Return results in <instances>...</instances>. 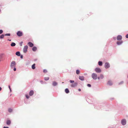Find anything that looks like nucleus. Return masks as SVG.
<instances>
[{
	"instance_id": "obj_1",
	"label": "nucleus",
	"mask_w": 128,
	"mask_h": 128,
	"mask_svg": "<svg viewBox=\"0 0 128 128\" xmlns=\"http://www.w3.org/2000/svg\"><path fill=\"white\" fill-rule=\"evenodd\" d=\"M16 65V62L14 61H12L10 64V66L12 68H13L14 67H15Z\"/></svg>"
},
{
	"instance_id": "obj_2",
	"label": "nucleus",
	"mask_w": 128,
	"mask_h": 128,
	"mask_svg": "<svg viewBox=\"0 0 128 128\" xmlns=\"http://www.w3.org/2000/svg\"><path fill=\"white\" fill-rule=\"evenodd\" d=\"M92 77L94 80H96L98 78L97 74L95 73H93L92 74Z\"/></svg>"
},
{
	"instance_id": "obj_3",
	"label": "nucleus",
	"mask_w": 128,
	"mask_h": 128,
	"mask_svg": "<svg viewBox=\"0 0 128 128\" xmlns=\"http://www.w3.org/2000/svg\"><path fill=\"white\" fill-rule=\"evenodd\" d=\"M16 34L18 36H22L23 35L22 32L20 31H18L16 33Z\"/></svg>"
},
{
	"instance_id": "obj_4",
	"label": "nucleus",
	"mask_w": 128,
	"mask_h": 128,
	"mask_svg": "<svg viewBox=\"0 0 128 128\" xmlns=\"http://www.w3.org/2000/svg\"><path fill=\"white\" fill-rule=\"evenodd\" d=\"M28 49V46H25L23 48V52L24 53H26Z\"/></svg>"
},
{
	"instance_id": "obj_5",
	"label": "nucleus",
	"mask_w": 128,
	"mask_h": 128,
	"mask_svg": "<svg viewBox=\"0 0 128 128\" xmlns=\"http://www.w3.org/2000/svg\"><path fill=\"white\" fill-rule=\"evenodd\" d=\"M95 71L97 73H100L101 72V70L100 68H95Z\"/></svg>"
},
{
	"instance_id": "obj_6",
	"label": "nucleus",
	"mask_w": 128,
	"mask_h": 128,
	"mask_svg": "<svg viewBox=\"0 0 128 128\" xmlns=\"http://www.w3.org/2000/svg\"><path fill=\"white\" fill-rule=\"evenodd\" d=\"M105 67L106 68H108L110 67V64L108 62H106L105 64Z\"/></svg>"
},
{
	"instance_id": "obj_7",
	"label": "nucleus",
	"mask_w": 128,
	"mask_h": 128,
	"mask_svg": "<svg viewBox=\"0 0 128 128\" xmlns=\"http://www.w3.org/2000/svg\"><path fill=\"white\" fill-rule=\"evenodd\" d=\"M4 55V54L3 53L0 54V62L2 60Z\"/></svg>"
},
{
	"instance_id": "obj_8",
	"label": "nucleus",
	"mask_w": 128,
	"mask_h": 128,
	"mask_svg": "<svg viewBox=\"0 0 128 128\" xmlns=\"http://www.w3.org/2000/svg\"><path fill=\"white\" fill-rule=\"evenodd\" d=\"M126 120L125 119H124L122 120V124L123 125H125L126 124Z\"/></svg>"
},
{
	"instance_id": "obj_9",
	"label": "nucleus",
	"mask_w": 128,
	"mask_h": 128,
	"mask_svg": "<svg viewBox=\"0 0 128 128\" xmlns=\"http://www.w3.org/2000/svg\"><path fill=\"white\" fill-rule=\"evenodd\" d=\"M107 84L111 86L112 84L113 83L111 80H109Z\"/></svg>"
},
{
	"instance_id": "obj_10",
	"label": "nucleus",
	"mask_w": 128,
	"mask_h": 128,
	"mask_svg": "<svg viewBox=\"0 0 128 128\" xmlns=\"http://www.w3.org/2000/svg\"><path fill=\"white\" fill-rule=\"evenodd\" d=\"M122 38V36L120 35H119L117 37V39L118 40H121Z\"/></svg>"
},
{
	"instance_id": "obj_11",
	"label": "nucleus",
	"mask_w": 128,
	"mask_h": 128,
	"mask_svg": "<svg viewBox=\"0 0 128 128\" xmlns=\"http://www.w3.org/2000/svg\"><path fill=\"white\" fill-rule=\"evenodd\" d=\"M104 78V75L101 74L100 75V76L98 77V80H99L100 79H103Z\"/></svg>"
},
{
	"instance_id": "obj_12",
	"label": "nucleus",
	"mask_w": 128,
	"mask_h": 128,
	"mask_svg": "<svg viewBox=\"0 0 128 128\" xmlns=\"http://www.w3.org/2000/svg\"><path fill=\"white\" fill-rule=\"evenodd\" d=\"M77 84V83L76 82H74V84L71 85V86L72 87H74L76 86Z\"/></svg>"
},
{
	"instance_id": "obj_13",
	"label": "nucleus",
	"mask_w": 128,
	"mask_h": 128,
	"mask_svg": "<svg viewBox=\"0 0 128 128\" xmlns=\"http://www.w3.org/2000/svg\"><path fill=\"white\" fill-rule=\"evenodd\" d=\"M28 44L30 47H32L34 46V44L31 42H28Z\"/></svg>"
},
{
	"instance_id": "obj_14",
	"label": "nucleus",
	"mask_w": 128,
	"mask_h": 128,
	"mask_svg": "<svg viewBox=\"0 0 128 128\" xmlns=\"http://www.w3.org/2000/svg\"><path fill=\"white\" fill-rule=\"evenodd\" d=\"M79 79L81 80H84V77L83 76H79Z\"/></svg>"
},
{
	"instance_id": "obj_15",
	"label": "nucleus",
	"mask_w": 128,
	"mask_h": 128,
	"mask_svg": "<svg viewBox=\"0 0 128 128\" xmlns=\"http://www.w3.org/2000/svg\"><path fill=\"white\" fill-rule=\"evenodd\" d=\"M34 93V91L32 90L30 91V92H29V94L30 96H32Z\"/></svg>"
},
{
	"instance_id": "obj_16",
	"label": "nucleus",
	"mask_w": 128,
	"mask_h": 128,
	"mask_svg": "<svg viewBox=\"0 0 128 128\" xmlns=\"http://www.w3.org/2000/svg\"><path fill=\"white\" fill-rule=\"evenodd\" d=\"M122 42V41H120L117 42V44L118 45H120L121 44Z\"/></svg>"
},
{
	"instance_id": "obj_17",
	"label": "nucleus",
	"mask_w": 128,
	"mask_h": 128,
	"mask_svg": "<svg viewBox=\"0 0 128 128\" xmlns=\"http://www.w3.org/2000/svg\"><path fill=\"white\" fill-rule=\"evenodd\" d=\"M11 123L10 120H8L6 122V124L8 125H10Z\"/></svg>"
},
{
	"instance_id": "obj_18",
	"label": "nucleus",
	"mask_w": 128,
	"mask_h": 128,
	"mask_svg": "<svg viewBox=\"0 0 128 128\" xmlns=\"http://www.w3.org/2000/svg\"><path fill=\"white\" fill-rule=\"evenodd\" d=\"M16 55L19 56H20V52H16Z\"/></svg>"
},
{
	"instance_id": "obj_19",
	"label": "nucleus",
	"mask_w": 128,
	"mask_h": 128,
	"mask_svg": "<svg viewBox=\"0 0 128 128\" xmlns=\"http://www.w3.org/2000/svg\"><path fill=\"white\" fill-rule=\"evenodd\" d=\"M35 64H34L32 66V68L33 69H34L35 68Z\"/></svg>"
},
{
	"instance_id": "obj_20",
	"label": "nucleus",
	"mask_w": 128,
	"mask_h": 128,
	"mask_svg": "<svg viewBox=\"0 0 128 128\" xmlns=\"http://www.w3.org/2000/svg\"><path fill=\"white\" fill-rule=\"evenodd\" d=\"M37 48L36 47H34L32 48V50L34 51H35L36 50Z\"/></svg>"
},
{
	"instance_id": "obj_21",
	"label": "nucleus",
	"mask_w": 128,
	"mask_h": 128,
	"mask_svg": "<svg viewBox=\"0 0 128 128\" xmlns=\"http://www.w3.org/2000/svg\"><path fill=\"white\" fill-rule=\"evenodd\" d=\"M57 84V83L55 82H54L52 83V85L54 86H55Z\"/></svg>"
},
{
	"instance_id": "obj_22",
	"label": "nucleus",
	"mask_w": 128,
	"mask_h": 128,
	"mask_svg": "<svg viewBox=\"0 0 128 128\" xmlns=\"http://www.w3.org/2000/svg\"><path fill=\"white\" fill-rule=\"evenodd\" d=\"M98 64L100 66H102V62L99 61L98 62Z\"/></svg>"
},
{
	"instance_id": "obj_23",
	"label": "nucleus",
	"mask_w": 128,
	"mask_h": 128,
	"mask_svg": "<svg viewBox=\"0 0 128 128\" xmlns=\"http://www.w3.org/2000/svg\"><path fill=\"white\" fill-rule=\"evenodd\" d=\"M16 44L14 42H12L11 44V46H15Z\"/></svg>"
},
{
	"instance_id": "obj_24",
	"label": "nucleus",
	"mask_w": 128,
	"mask_h": 128,
	"mask_svg": "<svg viewBox=\"0 0 128 128\" xmlns=\"http://www.w3.org/2000/svg\"><path fill=\"white\" fill-rule=\"evenodd\" d=\"M65 92L66 93H68L69 92V91L68 90V88H66L65 90Z\"/></svg>"
},
{
	"instance_id": "obj_25",
	"label": "nucleus",
	"mask_w": 128,
	"mask_h": 128,
	"mask_svg": "<svg viewBox=\"0 0 128 128\" xmlns=\"http://www.w3.org/2000/svg\"><path fill=\"white\" fill-rule=\"evenodd\" d=\"M4 35L3 34H2L0 36V38L2 39L4 38Z\"/></svg>"
},
{
	"instance_id": "obj_26",
	"label": "nucleus",
	"mask_w": 128,
	"mask_h": 128,
	"mask_svg": "<svg viewBox=\"0 0 128 128\" xmlns=\"http://www.w3.org/2000/svg\"><path fill=\"white\" fill-rule=\"evenodd\" d=\"M76 73L78 74H79L80 73V70H77L76 71Z\"/></svg>"
},
{
	"instance_id": "obj_27",
	"label": "nucleus",
	"mask_w": 128,
	"mask_h": 128,
	"mask_svg": "<svg viewBox=\"0 0 128 128\" xmlns=\"http://www.w3.org/2000/svg\"><path fill=\"white\" fill-rule=\"evenodd\" d=\"M49 79V77H45L44 78V79L45 80H48Z\"/></svg>"
},
{
	"instance_id": "obj_28",
	"label": "nucleus",
	"mask_w": 128,
	"mask_h": 128,
	"mask_svg": "<svg viewBox=\"0 0 128 128\" xmlns=\"http://www.w3.org/2000/svg\"><path fill=\"white\" fill-rule=\"evenodd\" d=\"M12 109L11 108H9L8 109V111L9 112H12Z\"/></svg>"
},
{
	"instance_id": "obj_29",
	"label": "nucleus",
	"mask_w": 128,
	"mask_h": 128,
	"mask_svg": "<svg viewBox=\"0 0 128 128\" xmlns=\"http://www.w3.org/2000/svg\"><path fill=\"white\" fill-rule=\"evenodd\" d=\"M4 35L5 36H10V34H5Z\"/></svg>"
},
{
	"instance_id": "obj_30",
	"label": "nucleus",
	"mask_w": 128,
	"mask_h": 128,
	"mask_svg": "<svg viewBox=\"0 0 128 128\" xmlns=\"http://www.w3.org/2000/svg\"><path fill=\"white\" fill-rule=\"evenodd\" d=\"M26 98L27 99H28L30 97V96L28 95H26Z\"/></svg>"
},
{
	"instance_id": "obj_31",
	"label": "nucleus",
	"mask_w": 128,
	"mask_h": 128,
	"mask_svg": "<svg viewBox=\"0 0 128 128\" xmlns=\"http://www.w3.org/2000/svg\"><path fill=\"white\" fill-rule=\"evenodd\" d=\"M3 32V31L2 30H0V34H2Z\"/></svg>"
},
{
	"instance_id": "obj_32",
	"label": "nucleus",
	"mask_w": 128,
	"mask_h": 128,
	"mask_svg": "<svg viewBox=\"0 0 128 128\" xmlns=\"http://www.w3.org/2000/svg\"><path fill=\"white\" fill-rule=\"evenodd\" d=\"M70 82L71 83H73L74 82V80H70Z\"/></svg>"
},
{
	"instance_id": "obj_33",
	"label": "nucleus",
	"mask_w": 128,
	"mask_h": 128,
	"mask_svg": "<svg viewBox=\"0 0 128 128\" xmlns=\"http://www.w3.org/2000/svg\"><path fill=\"white\" fill-rule=\"evenodd\" d=\"M47 71L46 70H43V72H44L46 73L47 72Z\"/></svg>"
},
{
	"instance_id": "obj_34",
	"label": "nucleus",
	"mask_w": 128,
	"mask_h": 128,
	"mask_svg": "<svg viewBox=\"0 0 128 128\" xmlns=\"http://www.w3.org/2000/svg\"><path fill=\"white\" fill-rule=\"evenodd\" d=\"M87 86L89 87H90L91 86V85L90 84H87Z\"/></svg>"
},
{
	"instance_id": "obj_35",
	"label": "nucleus",
	"mask_w": 128,
	"mask_h": 128,
	"mask_svg": "<svg viewBox=\"0 0 128 128\" xmlns=\"http://www.w3.org/2000/svg\"><path fill=\"white\" fill-rule=\"evenodd\" d=\"M14 71H16V68H15V67H14Z\"/></svg>"
},
{
	"instance_id": "obj_36",
	"label": "nucleus",
	"mask_w": 128,
	"mask_h": 128,
	"mask_svg": "<svg viewBox=\"0 0 128 128\" xmlns=\"http://www.w3.org/2000/svg\"><path fill=\"white\" fill-rule=\"evenodd\" d=\"M126 38H128V34H127L126 36Z\"/></svg>"
},
{
	"instance_id": "obj_37",
	"label": "nucleus",
	"mask_w": 128,
	"mask_h": 128,
	"mask_svg": "<svg viewBox=\"0 0 128 128\" xmlns=\"http://www.w3.org/2000/svg\"><path fill=\"white\" fill-rule=\"evenodd\" d=\"M8 87H9V88L10 89V86H8Z\"/></svg>"
},
{
	"instance_id": "obj_38",
	"label": "nucleus",
	"mask_w": 128,
	"mask_h": 128,
	"mask_svg": "<svg viewBox=\"0 0 128 128\" xmlns=\"http://www.w3.org/2000/svg\"><path fill=\"white\" fill-rule=\"evenodd\" d=\"M4 128H9L8 127H6L5 126H4Z\"/></svg>"
},
{
	"instance_id": "obj_39",
	"label": "nucleus",
	"mask_w": 128,
	"mask_h": 128,
	"mask_svg": "<svg viewBox=\"0 0 128 128\" xmlns=\"http://www.w3.org/2000/svg\"><path fill=\"white\" fill-rule=\"evenodd\" d=\"M81 90L80 89H78V90L79 91H81Z\"/></svg>"
},
{
	"instance_id": "obj_40",
	"label": "nucleus",
	"mask_w": 128,
	"mask_h": 128,
	"mask_svg": "<svg viewBox=\"0 0 128 128\" xmlns=\"http://www.w3.org/2000/svg\"><path fill=\"white\" fill-rule=\"evenodd\" d=\"M22 57H23V56H20V58H22Z\"/></svg>"
},
{
	"instance_id": "obj_41",
	"label": "nucleus",
	"mask_w": 128,
	"mask_h": 128,
	"mask_svg": "<svg viewBox=\"0 0 128 128\" xmlns=\"http://www.w3.org/2000/svg\"><path fill=\"white\" fill-rule=\"evenodd\" d=\"M2 90V88L0 87V91L1 90Z\"/></svg>"
},
{
	"instance_id": "obj_42",
	"label": "nucleus",
	"mask_w": 128,
	"mask_h": 128,
	"mask_svg": "<svg viewBox=\"0 0 128 128\" xmlns=\"http://www.w3.org/2000/svg\"><path fill=\"white\" fill-rule=\"evenodd\" d=\"M8 40H9V41H11V40H9V39H8Z\"/></svg>"
},
{
	"instance_id": "obj_43",
	"label": "nucleus",
	"mask_w": 128,
	"mask_h": 128,
	"mask_svg": "<svg viewBox=\"0 0 128 128\" xmlns=\"http://www.w3.org/2000/svg\"><path fill=\"white\" fill-rule=\"evenodd\" d=\"M10 91L11 92V89L10 88Z\"/></svg>"
},
{
	"instance_id": "obj_44",
	"label": "nucleus",
	"mask_w": 128,
	"mask_h": 128,
	"mask_svg": "<svg viewBox=\"0 0 128 128\" xmlns=\"http://www.w3.org/2000/svg\"><path fill=\"white\" fill-rule=\"evenodd\" d=\"M40 82H42V81H40Z\"/></svg>"
},
{
	"instance_id": "obj_45",
	"label": "nucleus",
	"mask_w": 128,
	"mask_h": 128,
	"mask_svg": "<svg viewBox=\"0 0 128 128\" xmlns=\"http://www.w3.org/2000/svg\"><path fill=\"white\" fill-rule=\"evenodd\" d=\"M62 83H64V82H62Z\"/></svg>"
}]
</instances>
